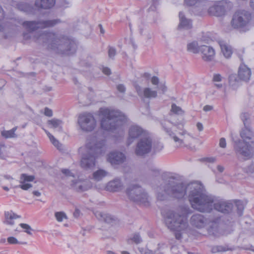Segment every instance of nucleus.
<instances>
[{
	"label": "nucleus",
	"mask_w": 254,
	"mask_h": 254,
	"mask_svg": "<svg viewBox=\"0 0 254 254\" xmlns=\"http://www.w3.org/2000/svg\"><path fill=\"white\" fill-rule=\"evenodd\" d=\"M152 185L157 192L158 200H165L169 197L182 199L186 194H188L191 206L195 210L204 189L200 183L196 182L185 185L173 179L163 177L154 180Z\"/></svg>",
	"instance_id": "f257e3e1"
},
{
	"label": "nucleus",
	"mask_w": 254,
	"mask_h": 254,
	"mask_svg": "<svg viewBox=\"0 0 254 254\" xmlns=\"http://www.w3.org/2000/svg\"><path fill=\"white\" fill-rule=\"evenodd\" d=\"M87 153L84 155L80 162V165L85 170L92 169L96 164V160L104 155L107 150L106 139L102 131L94 134L86 144Z\"/></svg>",
	"instance_id": "f03ea898"
},
{
	"label": "nucleus",
	"mask_w": 254,
	"mask_h": 254,
	"mask_svg": "<svg viewBox=\"0 0 254 254\" xmlns=\"http://www.w3.org/2000/svg\"><path fill=\"white\" fill-rule=\"evenodd\" d=\"M196 210L202 213H209L213 208L223 213H230L233 208L232 203L208 194L203 189Z\"/></svg>",
	"instance_id": "7ed1b4c3"
},
{
	"label": "nucleus",
	"mask_w": 254,
	"mask_h": 254,
	"mask_svg": "<svg viewBox=\"0 0 254 254\" xmlns=\"http://www.w3.org/2000/svg\"><path fill=\"white\" fill-rule=\"evenodd\" d=\"M101 127L104 130L113 131L125 124L127 117L121 112L105 109L101 111Z\"/></svg>",
	"instance_id": "20e7f679"
},
{
	"label": "nucleus",
	"mask_w": 254,
	"mask_h": 254,
	"mask_svg": "<svg viewBox=\"0 0 254 254\" xmlns=\"http://www.w3.org/2000/svg\"><path fill=\"white\" fill-rule=\"evenodd\" d=\"M166 226L171 230L184 232L189 227L187 215L181 214L174 211H168L164 215Z\"/></svg>",
	"instance_id": "39448f33"
},
{
	"label": "nucleus",
	"mask_w": 254,
	"mask_h": 254,
	"mask_svg": "<svg viewBox=\"0 0 254 254\" xmlns=\"http://www.w3.org/2000/svg\"><path fill=\"white\" fill-rule=\"evenodd\" d=\"M252 19V14L246 10H239L233 14L231 20V25L234 28L246 31L249 30Z\"/></svg>",
	"instance_id": "423d86ee"
},
{
	"label": "nucleus",
	"mask_w": 254,
	"mask_h": 254,
	"mask_svg": "<svg viewBox=\"0 0 254 254\" xmlns=\"http://www.w3.org/2000/svg\"><path fill=\"white\" fill-rule=\"evenodd\" d=\"M126 193L132 201L145 206L149 204V196L146 191L138 185H132L127 189Z\"/></svg>",
	"instance_id": "0eeeda50"
},
{
	"label": "nucleus",
	"mask_w": 254,
	"mask_h": 254,
	"mask_svg": "<svg viewBox=\"0 0 254 254\" xmlns=\"http://www.w3.org/2000/svg\"><path fill=\"white\" fill-rule=\"evenodd\" d=\"M64 181L73 189L78 191H83L91 187V183L86 180H75L73 173L68 170L64 169Z\"/></svg>",
	"instance_id": "6e6552de"
},
{
	"label": "nucleus",
	"mask_w": 254,
	"mask_h": 254,
	"mask_svg": "<svg viewBox=\"0 0 254 254\" xmlns=\"http://www.w3.org/2000/svg\"><path fill=\"white\" fill-rule=\"evenodd\" d=\"M56 23L57 20H38L25 21L22 23V25L27 31L32 32L38 29L54 26Z\"/></svg>",
	"instance_id": "1a4fd4ad"
},
{
	"label": "nucleus",
	"mask_w": 254,
	"mask_h": 254,
	"mask_svg": "<svg viewBox=\"0 0 254 254\" xmlns=\"http://www.w3.org/2000/svg\"><path fill=\"white\" fill-rule=\"evenodd\" d=\"M152 147V139L147 134L139 138L136 144L135 154L137 156H143L149 153Z\"/></svg>",
	"instance_id": "9d476101"
},
{
	"label": "nucleus",
	"mask_w": 254,
	"mask_h": 254,
	"mask_svg": "<svg viewBox=\"0 0 254 254\" xmlns=\"http://www.w3.org/2000/svg\"><path fill=\"white\" fill-rule=\"evenodd\" d=\"M162 126L164 128V130L171 136H172L174 140L178 143L179 145H181L184 143L185 139L186 136H190V134L187 132L186 130H183L184 125L183 123H175L176 126L178 129L182 130L181 132L178 133V136L176 135L174 133L171 131L167 127V123L162 122L161 123Z\"/></svg>",
	"instance_id": "9b49d317"
},
{
	"label": "nucleus",
	"mask_w": 254,
	"mask_h": 254,
	"mask_svg": "<svg viewBox=\"0 0 254 254\" xmlns=\"http://www.w3.org/2000/svg\"><path fill=\"white\" fill-rule=\"evenodd\" d=\"M78 123L81 129L85 131H91L96 125V120L90 113H84L79 115Z\"/></svg>",
	"instance_id": "f8f14e48"
},
{
	"label": "nucleus",
	"mask_w": 254,
	"mask_h": 254,
	"mask_svg": "<svg viewBox=\"0 0 254 254\" xmlns=\"http://www.w3.org/2000/svg\"><path fill=\"white\" fill-rule=\"evenodd\" d=\"M234 149L236 155L246 159L252 156V147L249 141L238 140L234 142Z\"/></svg>",
	"instance_id": "ddd939ff"
},
{
	"label": "nucleus",
	"mask_w": 254,
	"mask_h": 254,
	"mask_svg": "<svg viewBox=\"0 0 254 254\" xmlns=\"http://www.w3.org/2000/svg\"><path fill=\"white\" fill-rule=\"evenodd\" d=\"M190 222L192 227L201 229L208 224L209 220L201 214L195 213L191 216Z\"/></svg>",
	"instance_id": "4468645a"
},
{
	"label": "nucleus",
	"mask_w": 254,
	"mask_h": 254,
	"mask_svg": "<svg viewBox=\"0 0 254 254\" xmlns=\"http://www.w3.org/2000/svg\"><path fill=\"white\" fill-rule=\"evenodd\" d=\"M77 49L76 41L71 37H64V56L74 54Z\"/></svg>",
	"instance_id": "2eb2a0df"
},
{
	"label": "nucleus",
	"mask_w": 254,
	"mask_h": 254,
	"mask_svg": "<svg viewBox=\"0 0 254 254\" xmlns=\"http://www.w3.org/2000/svg\"><path fill=\"white\" fill-rule=\"evenodd\" d=\"M147 134V132L141 127L137 125H132L128 129V140L141 138Z\"/></svg>",
	"instance_id": "dca6fc26"
},
{
	"label": "nucleus",
	"mask_w": 254,
	"mask_h": 254,
	"mask_svg": "<svg viewBox=\"0 0 254 254\" xmlns=\"http://www.w3.org/2000/svg\"><path fill=\"white\" fill-rule=\"evenodd\" d=\"M225 11V4L224 2L219 1L209 7L208 13L211 15L221 16L224 15Z\"/></svg>",
	"instance_id": "f3484780"
},
{
	"label": "nucleus",
	"mask_w": 254,
	"mask_h": 254,
	"mask_svg": "<svg viewBox=\"0 0 254 254\" xmlns=\"http://www.w3.org/2000/svg\"><path fill=\"white\" fill-rule=\"evenodd\" d=\"M126 159V156L120 152H112L108 155V161L112 164L118 165L123 163Z\"/></svg>",
	"instance_id": "a211bd4d"
},
{
	"label": "nucleus",
	"mask_w": 254,
	"mask_h": 254,
	"mask_svg": "<svg viewBox=\"0 0 254 254\" xmlns=\"http://www.w3.org/2000/svg\"><path fill=\"white\" fill-rule=\"evenodd\" d=\"M252 71L251 68L242 63L239 68L238 76L241 80L248 82L251 78Z\"/></svg>",
	"instance_id": "6ab92c4d"
},
{
	"label": "nucleus",
	"mask_w": 254,
	"mask_h": 254,
	"mask_svg": "<svg viewBox=\"0 0 254 254\" xmlns=\"http://www.w3.org/2000/svg\"><path fill=\"white\" fill-rule=\"evenodd\" d=\"M200 52L202 54V58L205 61H211L215 55L214 50L211 47L202 45L200 46Z\"/></svg>",
	"instance_id": "aec40b11"
},
{
	"label": "nucleus",
	"mask_w": 254,
	"mask_h": 254,
	"mask_svg": "<svg viewBox=\"0 0 254 254\" xmlns=\"http://www.w3.org/2000/svg\"><path fill=\"white\" fill-rule=\"evenodd\" d=\"M94 215L99 220L107 223L112 224L116 223L117 221V219L115 216L99 211H95Z\"/></svg>",
	"instance_id": "412c9836"
},
{
	"label": "nucleus",
	"mask_w": 254,
	"mask_h": 254,
	"mask_svg": "<svg viewBox=\"0 0 254 254\" xmlns=\"http://www.w3.org/2000/svg\"><path fill=\"white\" fill-rule=\"evenodd\" d=\"M123 188V182L118 178L109 182L106 186L107 190L110 191H118L122 190Z\"/></svg>",
	"instance_id": "4be33fe9"
},
{
	"label": "nucleus",
	"mask_w": 254,
	"mask_h": 254,
	"mask_svg": "<svg viewBox=\"0 0 254 254\" xmlns=\"http://www.w3.org/2000/svg\"><path fill=\"white\" fill-rule=\"evenodd\" d=\"M56 3V0H36L35 6L38 9H49Z\"/></svg>",
	"instance_id": "5701e85b"
},
{
	"label": "nucleus",
	"mask_w": 254,
	"mask_h": 254,
	"mask_svg": "<svg viewBox=\"0 0 254 254\" xmlns=\"http://www.w3.org/2000/svg\"><path fill=\"white\" fill-rule=\"evenodd\" d=\"M13 6L19 10L28 14H34L35 13L34 7L26 2H16L13 4Z\"/></svg>",
	"instance_id": "b1692460"
},
{
	"label": "nucleus",
	"mask_w": 254,
	"mask_h": 254,
	"mask_svg": "<svg viewBox=\"0 0 254 254\" xmlns=\"http://www.w3.org/2000/svg\"><path fill=\"white\" fill-rule=\"evenodd\" d=\"M166 247L164 244H158L157 249L154 252L146 248H138V249L140 254H163L164 253L162 250Z\"/></svg>",
	"instance_id": "393cba45"
},
{
	"label": "nucleus",
	"mask_w": 254,
	"mask_h": 254,
	"mask_svg": "<svg viewBox=\"0 0 254 254\" xmlns=\"http://www.w3.org/2000/svg\"><path fill=\"white\" fill-rule=\"evenodd\" d=\"M180 24L179 27L185 29H189L191 28V22L190 19H187L183 12H180L179 13Z\"/></svg>",
	"instance_id": "a878e982"
},
{
	"label": "nucleus",
	"mask_w": 254,
	"mask_h": 254,
	"mask_svg": "<svg viewBox=\"0 0 254 254\" xmlns=\"http://www.w3.org/2000/svg\"><path fill=\"white\" fill-rule=\"evenodd\" d=\"M240 135L243 141H248V140H251L253 139L254 137L253 133L250 129L249 126L245 127L243 128L240 132Z\"/></svg>",
	"instance_id": "bb28decb"
},
{
	"label": "nucleus",
	"mask_w": 254,
	"mask_h": 254,
	"mask_svg": "<svg viewBox=\"0 0 254 254\" xmlns=\"http://www.w3.org/2000/svg\"><path fill=\"white\" fill-rule=\"evenodd\" d=\"M20 218V216L15 214L13 211H10L5 212L4 223L8 225H12L14 224L13 220L16 218Z\"/></svg>",
	"instance_id": "cd10ccee"
},
{
	"label": "nucleus",
	"mask_w": 254,
	"mask_h": 254,
	"mask_svg": "<svg viewBox=\"0 0 254 254\" xmlns=\"http://www.w3.org/2000/svg\"><path fill=\"white\" fill-rule=\"evenodd\" d=\"M195 6L197 8V11L204 13L206 11H208L209 2L205 0H199Z\"/></svg>",
	"instance_id": "c85d7f7f"
},
{
	"label": "nucleus",
	"mask_w": 254,
	"mask_h": 254,
	"mask_svg": "<svg viewBox=\"0 0 254 254\" xmlns=\"http://www.w3.org/2000/svg\"><path fill=\"white\" fill-rule=\"evenodd\" d=\"M108 172L103 169H99L93 173V179L96 181H100L107 176Z\"/></svg>",
	"instance_id": "c756f323"
},
{
	"label": "nucleus",
	"mask_w": 254,
	"mask_h": 254,
	"mask_svg": "<svg viewBox=\"0 0 254 254\" xmlns=\"http://www.w3.org/2000/svg\"><path fill=\"white\" fill-rule=\"evenodd\" d=\"M47 136H48L50 141L53 144V145L57 148L60 151L62 152L63 151V145L61 143L59 140H58L52 134H51L48 131H45Z\"/></svg>",
	"instance_id": "7c9ffc66"
},
{
	"label": "nucleus",
	"mask_w": 254,
	"mask_h": 254,
	"mask_svg": "<svg viewBox=\"0 0 254 254\" xmlns=\"http://www.w3.org/2000/svg\"><path fill=\"white\" fill-rule=\"evenodd\" d=\"M240 80L235 74H231L229 77V84L233 89H236L239 85Z\"/></svg>",
	"instance_id": "2f4dec72"
},
{
	"label": "nucleus",
	"mask_w": 254,
	"mask_h": 254,
	"mask_svg": "<svg viewBox=\"0 0 254 254\" xmlns=\"http://www.w3.org/2000/svg\"><path fill=\"white\" fill-rule=\"evenodd\" d=\"M200 46L196 41L190 43L187 45V49L189 51L194 54L198 53L200 52Z\"/></svg>",
	"instance_id": "473e14b6"
},
{
	"label": "nucleus",
	"mask_w": 254,
	"mask_h": 254,
	"mask_svg": "<svg viewBox=\"0 0 254 254\" xmlns=\"http://www.w3.org/2000/svg\"><path fill=\"white\" fill-rule=\"evenodd\" d=\"M220 47L225 57L226 58H230L232 54L231 47L225 44H220Z\"/></svg>",
	"instance_id": "72a5a7b5"
},
{
	"label": "nucleus",
	"mask_w": 254,
	"mask_h": 254,
	"mask_svg": "<svg viewBox=\"0 0 254 254\" xmlns=\"http://www.w3.org/2000/svg\"><path fill=\"white\" fill-rule=\"evenodd\" d=\"M157 93L156 91L152 90L151 88L146 87L143 89V97L147 98H155Z\"/></svg>",
	"instance_id": "f704fd0d"
},
{
	"label": "nucleus",
	"mask_w": 254,
	"mask_h": 254,
	"mask_svg": "<svg viewBox=\"0 0 254 254\" xmlns=\"http://www.w3.org/2000/svg\"><path fill=\"white\" fill-rule=\"evenodd\" d=\"M62 124V121L55 118L48 120L47 125L49 127L57 128L61 127Z\"/></svg>",
	"instance_id": "c9c22d12"
},
{
	"label": "nucleus",
	"mask_w": 254,
	"mask_h": 254,
	"mask_svg": "<svg viewBox=\"0 0 254 254\" xmlns=\"http://www.w3.org/2000/svg\"><path fill=\"white\" fill-rule=\"evenodd\" d=\"M17 129V127H14L9 130H3L1 131V135L6 138H12L16 136L15 131Z\"/></svg>",
	"instance_id": "e433bc0d"
},
{
	"label": "nucleus",
	"mask_w": 254,
	"mask_h": 254,
	"mask_svg": "<svg viewBox=\"0 0 254 254\" xmlns=\"http://www.w3.org/2000/svg\"><path fill=\"white\" fill-rule=\"evenodd\" d=\"M217 220H216L211 222V225L208 229V232L210 234L215 235L218 231V224Z\"/></svg>",
	"instance_id": "4c0bfd02"
},
{
	"label": "nucleus",
	"mask_w": 254,
	"mask_h": 254,
	"mask_svg": "<svg viewBox=\"0 0 254 254\" xmlns=\"http://www.w3.org/2000/svg\"><path fill=\"white\" fill-rule=\"evenodd\" d=\"M35 179L33 175H28L26 174H22L20 177L19 182L20 184H24L26 182H31Z\"/></svg>",
	"instance_id": "58836bf2"
},
{
	"label": "nucleus",
	"mask_w": 254,
	"mask_h": 254,
	"mask_svg": "<svg viewBox=\"0 0 254 254\" xmlns=\"http://www.w3.org/2000/svg\"><path fill=\"white\" fill-rule=\"evenodd\" d=\"M174 240H171L170 244L172 245L171 248V251L172 254H182L183 247L181 246H178L173 243Z\"/></svg>",
	"instance_id": "ea45409f"
},
{
	"label": "nucleus",
	"mask_w": 254,
	"mask_h": 254,
	"mask_svg": "<svg viewBox=\"0 0 254 254\" xmlns=\"http://www.w3.org/2000/svg\"><path fill=\"white\" fill-rule=\"evenodd\" d=\"M171 112L178 115H182L184 114V111L181 108L177 106L175 104H172Z\"/></svg>",
	"instance_id": "a19ab883"
},
{
	"label": "nucleus",
	"mask_w": 254,
	"mask_h": 254,
	"mask_svg": "<svg viewBox=\"0 0 254 254\" xmlns=\"http://www.w3.org/2000/svg\"><path fill=\"white\" fill-rule=\"evenodd\" d=\"M241 118L243 122L245 127L250 125V116L249 114L244 113L241 114Z\"/></svg>",
	"instance_id": "79ce46f5"
},
{
	"label": "nucleus",
	"mask_w": 254,
	"mask_h": 254,
	"mask_svg": "<svg viewBox=\"0 0 254 254\" xmlns=\"http://www.w3.org/2000/svg\"><path fill=\"white\" fill-rule=\"evenodd\" d=\"M236 206L237 209V213L239 216H241L243 214V211L244 209V205L241 201H237L236 202Z\"/></svg>",
	"instance_id": "37998d69"
},
{
	"label": "nucleus",
	"mask_w": 254,
	"mask_h": 254,
	"mask_svg": "<svg viewBox=\"0 0 254 254\" xmlns=\"http://www.w3.org/2000/svg\"><path fill=\"white\" fill-rule=\"evenodd\" d=\"M19 225L21 228L25 229L24 232L25 233L30 235H32L31 231H33V229H32L30 225L25 223H20Z\"/></svg>",
	"instance_id": "c03bdc74"
},
{
	"label": "nucleus",
	"mask_w": 254,
	"mask_h": 254,
	"mask_svg": "<svg viewBox=\"0 0 254 254\" xmlns=\"http://www.w3.org/2000/svg\"><path fill=\"white\" fill-rule=\"evenodd\" d=\"M7 242L9 244H26V242H19L17 239L14 237H9L7 238Z\"/></svg>",
	"instance_id": "a18cd8bd"
},
{
	"label": "nucleus",
	"mask_w": 254,
	"mask_h": 254,
	"mask_svg": "<svg viewBox=\"0 0 254 254\" xmlns=\"http://www.w3.org/2000/svg\"><path fill=\"white\" fill-rule=\"evenodd\" d=\"M116 55V50L115 48L109 46L108 47V56L110 58L113 59Z\"/></svg>",
	"instance_id": "49530a36"
},
{
	"label": "nucleus",
	"mask_w": 254,
	"mask_h": 254,
	"mask_svg": "<svg viewBox=\"0 0 254 254\" xmlns=\"http://www.w3.org/2000/svg\"><path fill=\"white\" fill-rule=\"evenodd\" d=\"M55 216L56 217V220L58 222H61L63 221L64 219V212H56L55 213Z\"/></svg>",
	"instance_id": "de8ad7c7"
},
{
	"label": "nucleus",
	"mask_w": 254,
	"mask_h": 254,
	"mask_svg": "<svg viewBox=\"0 0 254 254\" xmlns=\"http://www.w3.org/2000/svg\"><path fill=\"white\" fill-rule=\"evenodd\" d=\"M245 171L249 174L254 173V162H253L251 164L246 167Z\"/></svg>",
	"instance_id": "09e8293b"
},
{
	"label": "nucleus",
	"mask_w": 254,
	"mask_h": 254,
	"mask_svg": "<svg viewBox=\"0 0 254 254\" xmlns=\"http://www.w3.org/2000/svg\"><path fill=\"white\" fill-rule=\"evenodd\" d=\"M131 240L136 244L140 243L142 239L138 234H134Z\"/></svg>",
	"instance_id": "8fccbe9b"
},
{
	"label": "nucleus",
	"mask_w": 254,
	"mask_h": 254,
	"mask_svg": "<svg viewBox=\"0 0 254 254\" xmlns=\"http://www.w3.org/2000/svg\"><path fill=\"white\" fill-rule=\"evenodd\" d=\"M199 0H184V2L188 6H196Z\"/></svg>",
	"instance_id": "3c124183"
},
{
	"label": "nucleus",
	"mask_w": 254,
	"mask_h": 254,
	"mask_svg": "<svg viewBox=\"0 0 254 254\" xmlns=\"http://www.w3.org/2000/svg\"><path fill=\"white\" fill-rule=\"evenodd\" d=\"M54 34L52 33H42L40 35V37L42 38H46L48 39V40L49 41V38H53L54 37Z\"/></svg>",
	"instance_id": "603ef678"
},
{
	"label": "nucleus",
	"mask_w": 254,
	"mask_h": 254,
	"mask_svg": "<svg viewBox=\"0 0 254 254\" xmlns=\"http://www.w3.org/2000/svg\"><path fill=\"white\" fill-rule=\"evenodd\" d=\"M134 87L138 96L143 97V90L142 91L141 87L137 84H135Z\"/></svg>",
	"instance_id": "864d4df0"
},
{
	"label": "nucleus",
	"mask_w": 254,
	"mask_h": 254,
	"mask_svg": "<svg viewBox=\"0 0 254 254\" xmlns=\"http://www.w3.org/2000/svg\"><path fill=\"white\" fill-rule=\"evenodd\" d=\"M32 187V185L29 183L21 184L19 187L23 190H28Z\"/></svg>",
	"instance_id": "5fc2aeb1"
},
{
	"label": "nucleus",
	"mask_w": 254,
	"mask_h": 254,
	"mask_svg": "<svg viewBox=\"0 0 254 254\" xmlns=\"http://www.w3.org/2000/svg\"><path fill=\"white\" fill-rule=\"evenodd\" d=\"M44 114L45 116L51 117L53 116V111L47 107L45 108Z\"/></svg>",
	"instance_id": "6e6d98bb"
},
{
	"label": "nucleus",
	"mask_w": 254,
	"mask_h": 254,
	"mask_svg": "<svg viewBox=\"0 0 254 254\" xmlns=\"http://www.w3.org/2000/svg\"><path fill=\"white\" fill-rule=\"evenodd\" d=\"M219 146L222 148H225L226 146V142L225 138L222 137L219 140Z\"/></svg>",
	"instance_id": "4d7b16f0"
},
{
	"label": "nucleus",
	"mask_w": 254,
	"mask_h": 254,
	"mask_svg": "<svg viewBox=\"0 0 254 254\" xmlns=\"http://www.w3.org/2000/svg\"><path fill=\"white\" fill-rule=\"evenodd\" d=\"M217 247L218 248V251L219 252H226L227 251L230 250V249H229L228 248H226V247L222 246H217Z\"/></svg>",
	"instance_id": "13d9d810"
},
{
	"label": "nucleus",
	"mask_w": 254,
	"mask_h": 254,
	"mask_svg": "<svg viewBox=\"0 0 254 254\" xmlns=\"http://www.w3.org/2000/svg\"><path fill=\"white\" fill-rule=\"evenodd\" d=\"M213 79L214 81H217V82L221 81L222 80V76L219 74H215L213 76Z\"/></svg>",
	"instance_id": "bf43d9fd"
},
{
	"label": "nucleus",
	"mask_w": 254,
	"mask_h": 254,
	"mask_svg": "<svg viewBox=\"0 0 254 254\" xmlns=\"http://www.w3.org/2000/svg\"><path fill=\"white\" fill-rule=\"evenodd\" d=\"M159 78L156 76H154L151 78V83L153 85H158V84L159 83Z\"/></svg>",
	"instance_id": "052dcab7"
},
{
	"label": "nucleus",
	"mask_w": 254,
	"mask_h": 254,
	"mask_svg": "<svg viewBox=\"0 0 254 254\" xmlns=\"http://www.w3.org/2000/svg\"><path fill=\"white\" fill-rule=\"evenodd\" d=\"M117 89L119 91L124 93L126 91V88L123 84H119L117 86Z\"/></svg>",
	"instance_id": "680f3d73"
},
{
	"label": "nucleus",
	"mask_w": 254,
	"mask_h": 254,
	"mask_svg": "<svg viewBox=\"0 0 254 254\" xmlns=\"http://www.w3.org/2000/svg\"><path fill=\"white\" fill-rule=\"evenodd\" d=\"M103 72L106 75H110L111 73L110 68L107 67H103L102 69Z\"/></svg>",
	"instance_id": "e2e57ef3"
},
{
	"label": "nucleus",
	"mask_w": 254,
	"mask_h": 254,
	"mask_svg": "<svg viewBox=\"0 0 254 254\" xmlns=\"http://www.w3.org/2000/svg\"><path fill=\"white\" fill-rule=\"evenodd\" d=\"M72 0H64V8L70 7Z\"/></svg>",
	"instance_id": "0e129e2a"
},
{
	"label": "nucleus",
	"mask_w": 254,
	"mask_h": 254,
	"mask_svg": "<svg viewBox=\"0 0 254 254\" xmlns=\"http://www.w3.org/2000/svg\"><path fill=\"white\" fill-rule=\"evenodd\" d=\"M80 215V211L79 209L76 208L74 213H73V216L75 218H78Z\"/></svg>",
	"instance_id": "69168bd1"
},
{
	"label": "nucleus",
	"mask_w": 254,
	"mask_h": 254,
	"mask_svg": "<svg viewBox=\"0 0 254 254\" xmlns=\"http://www.w3.org/2000/svg\"><path fill=\"white\" fill-rule=\"evenodd\" d=\"M201 40L205 43H208L210 40V38L209 37L202 36L201 38Z\"/></svg>",
	"instance_id": "338daca9"
},
{
	"label": "nucleus",
	"mask_w": 254,
	"mask_h": 254,
	"mask_svg": "<svg viewBox=\"0 0 254 254\" xmlns=\"http://www.w3.org/2000/svg\"><path fill=\"white\" fill-rule=\"evenodd\" d=\"M213 107L210 105H206L203 107V110L205 112L211 111Z\"/></svg>",
	"instance_id": "774afa93"
}]
</instances>
